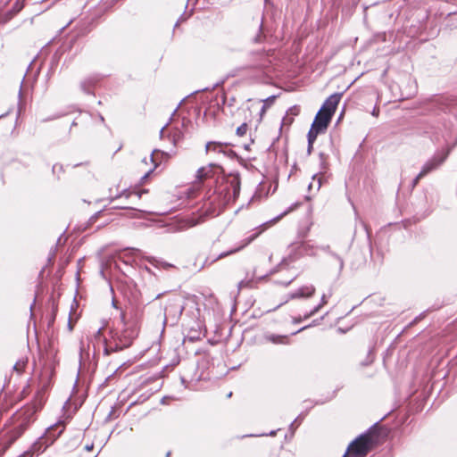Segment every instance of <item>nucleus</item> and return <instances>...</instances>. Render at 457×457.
<instances>
[{"instance_id":"nucleus-1","label":"nucleus","mask_w":457,"mask_h":457,"mask_svg":"<svg viewBox=\"0 0 457 457\" xmlns=\"http://www.w3.org/2000/svg\"><path fill=\"white\" fill-rule=\"evenodd\" d=\"M240 192V178L237 174H229L224 178L223 181L218 186L217 191L209 196L207 203L212 212L220 210L230 202H234Z\"/></svg>"},{"instance_id":"nucleus-2","label":"nucleus","mask_w":457,"mask_h":457,"mask_svg":"<svg viewBox=\"0 0 457 457\" xmlns=\"http://www.w3.org/2000/svg\"><path fill=\"white\" fill-rule=\"evenodd\" d=\"M372 438L370 435H361L353 441L343 457H365L372 448Z\"/></svg>"},{"instance_id":"nucleus-3","label":"nucleus","mask_w":457,"mask_h":457,"mask_svg":"<svg viewBox=\"0 0 457 457\" xmlns=\"http://www.w3.org/2000/svg\"><path fill=\"white\" fill-rule=\"evenodd\" d=\"M332 116L320 110L312 124L308 133L309 149L312 147V144L320 133H324L331 120Z\"/></svg>"},{"instance_id":"nucleus-4","label":"nucleus","mask_w":457,"mask_h":457,"mask_svg":"<svg viewBox=\"0 0 457 457\" xmlns=\"http://www.w3.org/2000/svg\"><path fill=\"white\" fill-rule=\"evenodd\" d=\"M137 337V330L136 328H126L117 337L118 343L116 345V349L129 347Z\"/></svg>"},{"instance_id":"nucleus-5","label":"nucleus","mask_w":457,"mask_h":457,"mask_svg":"<svg viewBox=\"0 0 457 457\" xmlns=\"http://www.w3.org/2000/svg\"><path fill=\"white\" fill-rule=\"evenodd\" d=\"M447 154H437L433 156L430 160H428L421 168L420 171V177H425L429 172L436 170L439 167L445 160Z\"/></svg>"},{"instance_id":"nucleus-6","label":"nucleus","mask_w":457,"mask_h":457,"mask_svg":"<svg viewBox=\"0 0 457 457\" xmlns=\"http://www.w3.org/2000/svg\"><path fill=\"white\" fill-rule=\"evenodd\" d=\"M342 97V94H333L331 95L323 104L320 108L326 113H329V115L333 116L336 112L337 106L338 105L340 99Z\"/></svg>"},{"instance_id":"nucleus-7","label":"nucleus","mask_w":457,"mask_h":457,"mask_svg":"<svg viewBox=\"0 0 457 457\" xmlns=\"http://www.w3.org/2000/svg\"><path fill=\"white\" fill-rule=\"evenodd\" d=\"M315 287L312 285L303 286L290 295L291 299L308 298L314 295Z\"/></svg>"},{"instance_id":"nucleus-8","label":"nucleus","mask_w":457,"mask_h":457,"mask_svg":"<svg viewBox=\"0 0 457 457\" xmlns=\"http://www.w3.org/2000/svg\"><path fill=\"white\" fill-rule=\"evenodd\" d=\"M256 237V235L255 236H253L251 237H248V238H245L244 239L240 245H238L237 247L234 248V249H231L228 252H225V253H220L217 259H220V258H224L229 254H232V253H235L240 250H242L243 248H245L246 245H248L254 238Z\"/></svg>"},{"instance_id":"nucleus-9","label":"nucleus","mask_w":457,"mask_h":457,"mask_svg":"<svg viewBox=\"0 0 457 457\" xmlns=\"http://www.w3.org/2000/svg\"><path fill=\"white\" fill-rule=\"evenodd\" d=\"M96 81H97V79L95 77H88V78L84 79L80 82L81 90L87 94L91 93L92 88L96 85Z\"/></svg>"},{"instance_id":"nucleus-10","label":"nucleus","mask_w":457,"mask_h":457,"mask_svg":"<svg viewBox=\"0 0 457 457\" xmlns=\"http://www.w3.org/2000/svg\"><path fill=\"white\" fill-rule=\"evenodd\" d=\"M227 144L220 143V142H208L205 146L206 152H217V153H224L225 148L227 147Z\"/></svg>"},{"instance_id":"nucleus-11","label":"nucleus","mask_w":457,"mask_h":457,"mask_svg":"<svg viewBox=\"0 0 457 457\" xmlns=\"http://www.w3.org/2000/svg\"><path fill=\"white\" fill-rule=\"evenodd\" d=\"M146 260L150 264H152L154 267L158 268V269L168 270V269L173 267L172 264L166 262L162 260H159L155 257H147Z\"/></svg>"},{"instance_id":"nucleus-12","label":"nucleus","mask_w":457,"mask_h":457,"mask_svg":"<svg viewBox=\"0 0 457 457\" xmlns=\"http://www.w3.org/2000/svg\"><path fill=\"white\" fill-rule=\"evenodd\" d=\"M330 296H331V293H329L328 295L324 294L321 296L320 303L319 305H317L316 307H314L308 314H306L304 316V319H308V318L313 316L314 314H316L324 305H326L328 303V298Z\"/></svg>"},{"instance_id":"nucleus-13","label":"nucleus","mask_w":457,"mask_h":457,"mask_svg":"<svg viewBox=\"0 0 457 457\" xmlns=\"http://www.w3.org/2000/svg\"><path fill=\"white\" fill-rule=\"evenodd\" d=\"M212 168L213 166L211 165L209 167H203V168H200L198 170H197V178L202 180L204 179H207L209 177L212 176Z\"/></svg>"},{"instance_id":"nucleus-14","label":"nucleus","mask_w":457,"mask_h":457,"mask_svg":"<svg viewBox=\"0 0 457 457\" xmlns=\"http://www.w3.org/2000/svg\"><path fill=\"white\" fill-rule=\"evenodd\" d=\"M160 151L159 150H154L150 157V161L151 162L153 163V168H151L149 170H147L145 172V174L143 176L142 179H145L149 177V175L154 170V169L158 166V163L156 162V161L154 160V155L155 154H159ZM162 154H165L163 152H161Z\"/></svg>"},{"instance_id":"nucleus-15","label":"nucleus","mask_w":457,"mask_h":457,"mask_svg":"<svg viewBox=\"0 0 457 457\" xmlns=\"http://www.w3.org/2000/svg\"><path fill=\"white\" fill-rule=\"evenodd\" d=\"M321 185H322V176L316 174L312 177V182L310 183L308 187L311 190L312 187H315L316 191H319Z\"/></svg>"},{"instance_id":"nucleus-16","label":"nucleus","mask_w":457,"mask_h":457,"mask_svg":"<svg viewBox=\"0 0 457 457\" xmlns=\"http://www.w3.org/2000/svg\"><path fill=\"white\" fill-rule=\"evenodd\" d=\"M268 339L274 344H287V337L286 336L270 335L268 337Z\"/></svg>"},{"instance_id":"nucleus-17","label":"nucleus","mask_w":457,"mask_h":457,"mask_svg":"<svg viewBox=\"0 0 457 457\" xmlns=\"http://www.w3.org/2000/svg\"><path fill=\"white\" fill-rule=\"evenodd\" d=\"M43 444H44L43 439H40L39 441L36 442L32 445L33 453H38V452L44 451L47 447V445H45L44 448H42Z\"/></svg>"},{"instance_id":"nucleus-18","label":"nucleus","mask_w":457,"mask_h":457,"mask_svg":"<svg viewBox=\"0 0 457 457\" xmlns=\"http://www.w3.org/2000/svg\"><path fill=\"white\" fill-rule=\"evenodd\" d=\"M247 124L246 123H243L242 125H240L237 129V134L239 136V137H243L246 134L247 132Z\"/></svg>"},{"instance_id":"nucleus-19","label":"nucleus","mask_w":457,"mask_h":457,"mask_svg":"<svg viewBox=\"0 0 457 457\" xmlns=\"http://www.w3.org/2000/svg\"><path fill=\"white\" fill-rule=\"evenodd\" d=\"M26 361H19L15 363L13 369L17 370L18 372H21L25 367Z\"/></svg>"},{"instance_id":"nucleus-20","label":"nucleus","mask_w":457,"mask_h":457,"mask_svg":"<svg viewBox=\"0 0 457 457\" xmlns=\"http://www.w3.org/2000/svg\"><path fill=\"white\" fill-rule=\"evenodd\" d=\"M180 139V132H176L173 136H172V142L174 145L177 144L178 140Z\"/></svg>"},{"instance_id":"nucleus-21","label":"nucleus","mask_w":457,"mask_h":457,"mask_svg":"<svg viewBox=\"0 0 457 457\" xmlns=\"http://www.w3.org/2000/svg\"><path fill=\"white\" fill-rule=\"evenodd\" d=\"M123 195H126V197L134 196V197H136V198L139 199V198L141 197V193L123 194V195H121V197H122Z\"/></svg>"},{"instance_id":"nucleus-22","label":"nucleus","mask_w":457,"mask_h":457,"mask_svg":"<svg viewBox=\"0 0 457 457\" xmlns=\"http://www.w3.org/2000/svg\"><path fill=\"white\" fill-rule=\"evenodd\" d=\"M423 177H420V173L416 176V178L413 179V182H412V187H416L417 184L419 183V181L422 179Z\"/></svg>"},{"instance_id":"nucleus-23","label":"nucleus","mask_w":457,"mask_h":457,"mask_svg":"<svg viewBox=\"0 0 457 457\" xmlns=\"http://www.w3.org/2000/svg\"><path fill=\"white\" fill-rule=\"evenodd\" d=\"M62 428L63 426L62 424H57L55 425L54 427L51 428L49 430H48V434H50L54 429L55 428Z\"/></svg>"},{"instance_id":"nucleus-24","label":"nucleus","mask_w":457,"mask_h":457,"mask_svg":"<svg viewBox=\"0 0 457 457\" xmlns=\"http://www.w3.org/2000/svg\"><path fill=\"white\" fill-rule=\"evenodd\" d=\"M378 113H379V110H378V108H376V107H375V108H374V110H373V112H372V115H373V116L378 117Z\"/></svg>"},{"instance_id":"nucleus-25","label":"nucleus","mask_w":457,"mask_h":457,"mask_svg":"<svg viewBox=\"0 0 457 457\" xmlns=\"http://www.w3.org/2000/svg\"><path fill=\"white\" fill-rule=\"evenodd\" d=\"M101 335H102V328H99V329L96 331V336H95V337H96V338H100Z\"/></svg>"},{"instance_id":"nucleus-26","label":"nucleus","mask_w":457,"mask_h":457,"mask_svg":"<svg viewBox=\"0 0 457 457\" xmlns=\"http://www.w3.org/2000/svg\"><path fill=\"white\" fill-rule=\"evenodd\" d=\"M247 285V282H245L244 280L240 281L238 284L239 288H242L243 287H245Z\"/></svg>"},{"instance_id":"nucleus-27","label":"nucleus","mask_w":457,"mask_h":457,"mask_svg":"<svg viewBox=\"0 0 457 457\" xmlns=\"http://www.w3.org/2000/svg\"><path fill=\"white\" fill-rule=\"evenodd\" d=\"M165 126L163 128H162L161 131H160V134H161V137H162L163 133H164V130H165Z\"/></svg>"},{"instance_id":"nucleus-28","label":"nucleus","mask_w":457,"mask_h":457,"mask_svg":"<svg viewBox=\"0 0 457 457\" xmlns=\"http://www.w3.org/2000/svg\"><path fill=\"white\" fill-rule=\"evenodd\" d=\"M92 448H93V445H86V449H87V451H90Z\"/></svg>"},{"instance_id":"nucleus-29","label":"nucleus","mask_w":457,"mask_h":457,"mask_svg":"<svg viewBox=\"0 0 457 457\" xmlns=\"http://www.w3.org/2000/svg\"><path fill=\"white\" fill-rule=\"evenodd\" d=\"M286 213H287V212H284L281 216L277 217L274 220H275V221L278 220H279L283 215H285Z\"/></svg>"},{"instance_id":"nucleus-30","label":"nucleus","mask_w":457,"mask_h":457,"mask_svg":"<svg viewBox=\"0 0 457 457\" xmlns=\"http://www.w3.org/2000/svg\"><path fill=\"white\" fill-rule=\"evenodd\" d=\"M182 311H183V308H182V307H180V306H179V310H178V312H179V314H181V313H182Z\"/></svg>"},{"instance_id":"nucleus-31","label":"nucleus","mask_w":457,"mask_h":457,"mask_svg":"<svg viewBox=\"0 0 457 457\" xmlns=\"http://www.w3.org/2000/svg\"><path fill=\"white\" fill-rule=\"evenodd\" d=\"M25 455H26L27 457H30V456H31V453H25Z\"/></svg>"},{"instance_id":"nucleus-32","label":"nucleus","mask_w":457,"mask_h":457,"mask_svg":"<svg viewBox=\"0 0 457 457\" xmlns=\"http://www.w3.org/2000/svg\"><path fill=\"white\" fill-rule=\"evenodd\" d=\"M58 167V165H54L53 167V170L55 171L56 168Z\"/></svg>"},{"instance_id":"nucleus-33","label":"nucleus","mask_w":457,"mask_h":457,"mask_svg":"<svg viewBox=\"0 0 457 457\" xmlns=\"http://www.w3.org/2000/svg\"><path fill=\"white\" fill-rule=\"evenodd\" d=\"M295 110H296V107H294V110H293V114H295Z\"/></svg>"},{"instance_id":"nucleus-34","label":"nucleus","mask_w":457,"mask_h":457,"mask_svg":"<svg viewBox=\"0 0 457 457\" xmlns=\"http://www.w3.org/2000/svg\"><path fill=\"white\" fill-rule=\"evenodd\" d=\"M295 110H296V107H294V110H293V114H295Z\"/></svg>"},{"instance_id":"nucleus-35","label":"nucleus","mask_w":457,"mask_h":457,"mask_svg":"<svg viewBox=\"0 0 457 457\" xmlns=\"http://www.w3.org/2000/svg\"><path fill=\"white\" fill-rule=\"evenodd\" d=\"M295 110H296V107H294V110H293V114H295Z\"/></svg>"},{"instance_id":"nucleus-36","label":"nucleus","mask_w":457,"mask_h":457,"mask_svg":"<svg viewBox=\"0 0 457 457\" xmlns=\"http://www.w3.org/2000/svg\"><path fill=\"white\" fill-rule=\"evenodd\" d=\"M232 395V393L230 392L228 395V397H230Z\"/></svg>"}]
</instances>
